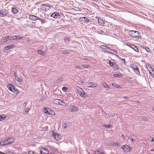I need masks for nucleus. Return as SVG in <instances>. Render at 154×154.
<instances>
[{"label": "nucleus", "mask_w": 154, "mask_h": 154, "mask_svg": "<svg viewBox=\"0 0 154 154\" xmlns=\"http://www.w3.org/2000/svg\"><path fill=\"white\" fill-rule=\"evenodd\" d=\"M14 141L13 138H10L6 140H2L0 142V144L2 146H6L12 143Z\"/></svg>", "instance_id": "obj_1"}, {"label": "nucleus", "mask_w": 154, "mask_h": 154, "mask_svg": "<svg viewBox=\"0 0 154 154\" xmlns=\"http://www.w3.org/2000/svg\"><path fill=\"white\" fill-rule=\"evenodd\" d=\"M129 35L131 36L136 38L139 36V32L137 31H134L133 30L130 31L128 32Z\"/></svg>", "instance_id": "obj_2"}, {"label": "nucleus", "mask_w": 154, "mask_h": 154, "mask_svg": "<svg viewBox=\"0 0 154 154\" xmlns=\"http://www.w3.org/2000/svg\"><path fill=\"white\" fill-rule=\"evenodd\" d=\"M9 13L8 10L2 9L0 10V17H4L8 16Z\"/></svg>", "instance_id": "obj_3"}, {"label": "nucleus", "mask_w": 154, "mask_h": 154, "mask_svg": "<svg viewBox=\"0 0 154 154\" xmlns=\"http://www.w3.org/2000/svg\"><path fill=\"white\" fill-rule=\"evenodd\" d=\"M78 108L75 105L71 104L69 106V110L70 112H77L78 110Z\"/></svg>", "instance_id": "obj_4"}, {"label": "nucleus", "mask_w": 154, "mask_h": 154, "mask_svg": "<svg viewBox=\"0 0 154 154\" xmlns=\"http://www.w3.org/2000/svg\"><path fill=\"white\" fill-rule=\"evenodd\" d=\"M131 67L132 69L134 72L137 75H139L140 72L138 67L136 65L132 64L131 65Z\"/></svg>", "instance_id": "obj_5"}, {"label": "nucleus", "mask_w": 154, "mask_h": 154, "mask_svg": "<svg viewBox=\"0 0 154 154\" xmlns=\"http://www.w3.org/2000/svg\"><path fill=\"white\" fill-rule=\"evenodd\" d=\"M52 102L54 104L60 105H63L65 103L62 100L58 99L53 100Z\"/></svg>", "instance_id": "obj_6"}, {"label": "nucleus", "mask_w": 154, "mask_h": 154, "mask_svg": "<svg viewBox=\"0 0 154 154\" xmlns=\"http://www.w3.org/2000/svg\"><path fill=\"white\" fill-rule=\"evenodd\" d=\"M52 136L54 137L57 141H59L60 139L61 136L60 135L57 134V133H54V131H52Z\"/></svg>", "instance_id": "obj_7"}, {"label": "nucleus", "mask_w": 154, "mask_h": 154, "mask_svg": "<svg viewBox=\"0 0 154 154\" xmlns=\"http://www.w3.org/2000/svg\"><path fill=\"white\" fill-rule=\"evenodd\" d=\"M51 8L50 6L43 4L41 6V9L43 11H46L48 10Z\"/></svg>", "instance_id": "obj_8"}, {"label": "nucleus", "mask_w": 154, "mask_h": 154, "mask_svg": "<svg viewBox=\"0 0 154 154\" xmlns=\"http://www.w3.org/2000/svg\"><path fill=\"white\" fill-rule=\"evenodd\" d=\"M44 112L45 113L48 114L49 115H53L54 112L51 109L45 108L44 110Z\"/></svg>", "instance_id": "obj_9"}, {"label": "nucleus", "mask_w": 154, "mask_h": 154, "mask_svg": "<svg viewBox=\"0 0 154 154\" xmlns=\"http://www.w3.org/2000/svg\"><path fill=\"white\" fill-rule=\"evenodd\" d=\"M122 148L124 150V152H128L130 151V148L127 145H123L122 146Z\"/></svg>", "instance_id": "obj_10"}, {"label": "nucleus", "mask_w": 154, "mask_h": 154, "mask_svg": "<svg viewBox=\"0 0 154 154\" xmlns=\"http://www.w3.org/2000/svg\"><path fill=\"white\" fill-rule=\"evenodd\" d=\"M7 88L9 90L13 92H15L17 90V89H15L13 87L12 85L11 84L8 85Z\"/></svg>", "instance_id": "obj_11"}, {"label": "nucleus", "mask_w": 154, "mask_h": 154, "mask_svg": "<svg viewBox=\"0 0 154 154\" xmlns=\"http://www.w3.org/2000/svg\"><path fill=\"white\" fill-rule=\"evenodd\" d=\"M97 85V83L90 82L87 85V86L88 88H95L96 87Z\"/></svg>", "instance_id": "obj_12"}, {"label": "nucleus", "mask_w": 154, "mask_h": 154, "mask_svg": "<svg viewBox=\"0 0 154 154\" xmlns=\"http://www.w3.org/2000/svg\"><path fill=\"white\" fill-rule=\"evenodd\" d=\"M51 17H52L55 19H57L59 18L60 15L59 13L55 12L52 13L51 15Z\"/></svg>", "instance_id": "obj_13"}, {"label": "nucleus", "mask_w": 154, "mask_h": 154, "mask_svg": "<svg viewBox=\"0 0 154 154\" xmlns=\"http://www.w3.org/2000/svg\"><path fill=\"white\" fill-rule=\"evenodd\" d=\"M129 46L137 52H139V49L137 47L133 45H129Z\"/></svg>", "instance_id": "obj_14"}, {"label": "nucleus", "mask_w": 154, "mask_h": 154, "mask_svg": "<svg viewBox=\"0 0 154 154\" xmlns=\"http://www.w3.org/2000/svg\"><path fill=\"white\" fill-rule=\"evenodd\" d=\"M49 152L46 149L42 148L40 151L41 154H50Z\"/></svg>", "instance_id": "obj_15"}, {"label": "nucleus", "mask_w": 154, "mask_h": 154, "mask_svg": "<svg viewBox=\"0 0 154 154\" xmlns=\"http://www.w3.org/2000/svg\"><path fill=\"white\" fill-rule=\"evenodd\" d=\"M14 48V46L12 44L10 45H9L5 47L4 48V51H7L10 49H12Z\"/></svg>", "instance_id": "obj_16"}, {"label": "nucleus", "mask_w": 154, "mask_h": 154, "mask_svg": "<svg viewBox=\"0 0 154 154\" xmlns=\"http://www.w3.org/2000/svg\"><path fill=\"white\" fill-rule=\"evenodd\" d=\"M29 18L30 19L32 20L35 21L37 20H38V19L39 18L35 15H30L29 16Z\"/></svg>", "instance_id": "obj_17"}, {"label": "nucleus", "mask_w": 154, "mask_h": 154, "mask_svg": "<svg viewBox=\"0 0 154 154\" xmlns=\"http://www.w3.org/2000/svg\"><path fill=\"white\" fill-rule=\"evenodd\" d=\"M41 24L40 23V21L38 20V21H37L36 22H34V26L35 28H38L39 27H40L41 26Z\"/></svg>", "instance_id": "obj_18"}, {"label": "nucleus", "mask_w": 154, "mask_h": 154, "mask_svg": "<svg viewBox=\"0 0 154 154\" xmlns=\"http://www.w3.org/2000/svg\"><path fill=\"white\" fill-rule=\"evenodd\" d=\"M98 21L100 25L103 26L105 23L103 20L100 18L98 19Z\"/></svg>", "instance_id": "obj_19"}, {"label": "nucleus", "mask_w": 154, "mask_h": 154, "mask_svg": "<svg viewBox=\"0 0 154 154\" xmlns=\"http://www.w3.org/2000/svg\"><path fill=\"white\" fill-rule=\"evenodd\" d=\"M146 67L147 70L149 71L150 74H151V72H150V70L153 71V70L151 65L149 64H147L146 65Z\"/></svg>", "instance_id": "obj_20"}, {"label": "nucleus", "mask_w": 154, "mask_h": 154, "mask_svg": "<svg viewBox=\"0 0 154 154\" xmlns=\"http://www.w3.org/2000/svg\"><path fill=\"white\" fill-rule=\"evenodd\" d=\"M81 20L84 22H88L89 20L86 17H82L80 18Z\"/></svg>", "instance_id": "obj_21"}, {"label": "nucleus", "mask_w": 154, "mask_h": 154, "mask_svg": "<svg viewBox=\"0 0 154 154\" xmlns=\"http://www.w3.org/2000/svg\"><path fill=\"white\" fill-rule=\"evenodd\" d=\"M76 89L78 94L80 95L83 92V90L79 87H76Z\"/></svg>", "instance_id": "obj_22"}, {"label": "nucleus", "mask_w": 154, "mask_h": 154, "mask_svg": "<svg viewBox=\"0 0 154 154\" xmlns=\"http://www.w3.org/2000/svg\"><path fill=\"white\" fill-rule=\"evenodd\" d=\"M11 12L14 14H15L18 12V10L15 7H12L11 10Z\"/></svg>", "instance_id": "obj_23"}, {"label": "nucleus", "mask_w": 154, "mask_h": 154, "mask_svg": "<svg viewBox=\"0 0 154 154\" xmlns=\"http://www.w3.org/2000/svg\"><path fill=\"white\" fill-rule=\"evenodd\" d=\"M103 126L107 128H112L113 127V125H107V124H103Z\"/></svg>", "instance_id": "obj_24"}, {"label": "nucleus", "mask_w": 154, "mask_h": 154, "mask_svg": "<svg viewBox=\"0 0 154 154\" xmlns=\"http://www.w3.org/2000/svg\"><path fill=\"white\" fill-rule=\"evenodd\" d=\"M80 96L84 98L86 97L87 95L86 93H85L84 91L83 90V92H82V93L81 94Z\"/></svg>", "instance_id": "obj_25"}, {"label": "nucleus", "mask_w": 154, "mask_h": 154, "mask_svg": "<svg viewBox=\"0 0 154 154\" xmlns=\"http://www.w3.org/2000/svg\"><path fill=\"white\" fill-rule=\"evenodd\" d=\"M14 40L15 39H18V40H22L23 39V37L20 36H14Z\"/></svg>", "instance_id": "obj_26"}, {"label": "nucleus", "mask_w": 154, "mask_h": 154, "mask_svg": "<svg viewBox=\"0 0 154 154\" xmlns=\"http://www.w3.org/2000/svg\"><path fill=\"white\" fill-rule=\"evenodd\" d=\"M15 80H16L17 82L19 84H20L21 82V81L20 78L18 77V76L17 75H15Z\"/></svg>", "instance_id": "obj_27"}, {"label": "nucleus", "mask_w": 154, "mask_h": 154, "mask_svg": "<svg viewBox=\"0 0 154 154\" xmlns=\"http://www.w3.org/2000/svg\"><path fill=\"white\" fill-rule=\"evenodd\" d=\"M101 48L103 49H106L107 50H111L110 49V48L108 47L107 46L102 45L101 46Z\"/></svg>", "instance_id": "obj_28"}, {"label": "nucleus", "mask_w": 154, "mask_h": 154, "mask_svg": "<svg viewBox=\"0 0 154 154\" xmlns=\"http://www.w3.org/2000/svg\"><path fill=\"white\" fill-rule=\"evenodd\" d=\"M112 85L113 86L117 88H119L121 87L120 85H118L117 84H116V83H113L112 84Z\"/></svg>", "instance_id": "obj_29"}, {"label": "nucleus", "mask_w": 154, "mask_h": 154, "mask_svg": "<svg viewBox=\"0 0 154 154\" xmlns=\"http://www.w3.org/2000/svg\"><path fill=\"white\" fill-rule=\"evenodd\" d=\"M45 52L41 50H38V53L39 54H41L42 55H44L45 54Z\"/></svg>", "instance_id": "obj_30"}, {"label": "nucleus", "mask_w": 154, "mask_h": 154, "mask_svg": "<svg viewBox=\"0 0 154 154\" xmlns=\"http://www.w3.org/2000/svg\"><path fill=\"white\" fill-rule=\"evenodd\" d=\"M38 20L40 21V23L41 25L43 23H45L46 22V21L44 20L42 18H39L38 19Z\"/></svg>", "instance_id": "obj_31"}, {"label": "nucleus", "mask_w": 154, "mask_h": 154, "mask_svg": "<svg viewBox=\"0 0 154 154\" xmlns=\"http://www.w3.org/2000/svg\"><path fill=\"white\" fill-rule=\"evenodd\" d=\"M113 76L115 77H117L119 78H120L122 77V75L121 74H114L113 75Z\"/></svg>", "instance_id": "obj_32"}, {"label": "nucleus", "mask_w": 154, "mask_h": 154, "mask_svg": "<svg viewBox=\"0 0 154 154\" xmlns=\"http://www.w3.org/2000/svg\"><path fill=\"white\" fill-rule=\"evenodd\" d=\"M3 38V43H5V42H7L8 41H9V39L8 38V36L5 37Z\"/></svg>", "instance_id": "obj_33"}, {"label": "nucleus", "mask_w": 154, "mask_h": 154, "mask_svg": "<svg viewBox=\"0 0 154 154\" xmlns=\"http://www.w3.org/2000/svg\"><path fill=\"white\" fill-rule=\"evenodd\" d=\"M6 118V116L4 115L0 116V121L4 120Z\"/></svg>", "instance_id": "obj_34"}, {"label": "nucleus", "mask_w": 154, "mask_h": 154, "mask_svg": "<svg viewBox=\"0 0 154 154\" xmlns=\"http://www.w3.org/2000/svg\"><path fill=\"white\" fill-rule=\"evenodd\" d=\"M8 38L9 39V41H12L13 40H14V36H8Z\"/></svg>", "instance_id": "obj_35"}, {"label": "nucleus", "mask_w": 154, "mask_h": 154, "mask_svg": "<svg viewBox=\"0 0 154 154\" xmlns=\"http://www.w3.org/2000/svg\"><path fill=\"white\" fill-rule=\"evenodd\" d=\"M143 48L146 50L147 52H150V50L149 49L147 48L146 47L144 46V47H143Z\"/></svg>", "instance_id": "obj_36"}, {"label": "nucleus", "mask_w": 154, "mask_h": 154, "mask_svg": "<svg viewBox=\"0 0 154 154\" xmlns=\"http://www.w3.org/2000/svg\"><path fill=\"white\" fill-rule=\"evenodd\" d=\"M68 89V88L66 87H63L62 88V90L64 92H66Z\"/></svg>", "instance_id": "obj_37"}, {"label": "nucleus", "mask_w": 154, "mask_h": 154, "mask_svg": "<svg viewBox=\"0 0 154 154\" xmlns=\"http://www.w3.org/2000/svg\"><path fill=\"white\" fill-rule=\"evenodd\" d=\"M114 146H119V144L118 142H116L115 143H113L112 144Z\"/></svg>", "instance_id": "obj_38"}, {"label": "nucleus", "mask_w": 154, "mask_h": 154, "mask_svg": "<svg viewBox=\"0 0 154 154\" xmlns=\"http://www.w3.org/2000/svg\"><path fill=\"white\" fill-rule=\"evenodd\" d=\"M103 86L105 88H107L108 87V85L105 82H104L103 84Z\"/></svg>", "instance_id": "obj_39"}, {"label": "nucleus", "mask_w": 154, "mask_h": 154, "mask_svg": "<svg viewBox=\"0 0 154 154\" xmlns=\"http://www.w3.org/2000/svg\"><path fill=\"white\" fill-rule=\"evenodd\" d=\"M63 79L62 78H60L58 80H56V82L57 83H59L62 81Z\"/></svg>", "instance_id": "obj_40"}, {"label": "nucleus", "mask_w": 154, "mask_h": 154, "mask_svg": "<svg viewBox=\"0 0 154 154\" xmlns=\"http://www.w3.org/2000/svg\"><path fill=\"white\" fill-rule=\"evenodd\" d=\"M93 154H102V153L99 151H96Z\"/></svg>", "instance_id": "obj_41"}, {"label": "nucleus", "mask_w": 154, "mask_h": 154, "mask_svg": "<svg viewBox=\"0 0 154 154\" xmlns=\"http://www.w3.org/2000/svg\"><path fill=\"white\" fill-rule=\"evenodd\" d=\"M109 63L111 66H112L114 65L113 63L111 62L110 61H109Z\"/></svg>", "instance_id": "obj_42"}, {"label": "nucleus", "mask_w": 154, "mask_h": 154, "mask_svg": "<svg viewBox=\"0 0 154 154\" xmlns=\"http://www.w3.org/2000/svg\"><path fill=\"white\" fill-rule=\"evenodd\" d=\"M25 112H28L29 110V109L28 108H25Z\"/></svg>", "instance_id": "obj_43"}, {"label": "nucleus", "mask_w": 154, "mask_h": 154, "mask_svg": "<svg viewBox=\"0 0 154 154\" xmlns=\"http://www.w3.org/2000/svg\"><path fill=\"white\" fill-rule=\"evenodd\" d=\"M129 139L132 142L135 141V140L133 138H131V137H130V138H129Z\"/></svg>", "instance_id": "obj_44"}, {"label": "nucleus", "mask_w": 154, "mask_h": 154, "mask_svg": "<svg viewBox=\"0 0 154 154\" xmlns=\"http://www.w3.org/2000/svg\"><path fill=\"white\" fill-rule=\"evenodd\" d=\"M67 126V125L66 124H64L62 125V128H65Z\"/></svg>", "instance_id": "obj_45"}, {"label": "nucleus", "mask_w": 154, "mask_h": 154, "mask_svg": "<svg viewBox=\"0 0 154 154\" xmlns=\"http://www.w3.org/2000/svg\"><path fill=\"white\" fill-rule=\"evenodd\" d=\"M64 41H65L66 43L67 44H68V42H69V40L67 39H65Z\"/></svg>", "instance_id": "obj_46"}, {"label": "nucleus", "mask_w": 154, "mask_h": 154, "mask_svg": "<svg viewBox=\"0 0 154 154\" xmlns=\"http://www.w3.org/2000/svg\"><path fill=\"white\" fill-rule=\"evenodd\" d=\"M82 66L85 68H87L88 67V66L85 65H82Z\"/></svg>", "instance_id": "obj_47"}, {"label": "nucleus", "mask_w": 154, "mask_h": 154, "mask_svg": "<svg viewBox=\"0 0 154 154\" xmlns=\"http://www.w3.org/2000/svg\"><path fill=\"white\" fill-rule=\"evenodd\" d=\"M75 67L76 69H79L80 70L81 69V68L78 66H75Z\"/></svg>", "instance_id": "obj_48"}, {"label": "nucleus", "mask_w": 154, "mask_h": 154, "mask_svg": "<svg viewBox=\"0 0 154 154\" xmlns=\"http://www.w3.org/2000/svg\"><path fill=\"white\" fill-rule=\"evenodd\" d=\"M88 60V58L85 57H83L82 58V60Z\"/></svg>", "instance_id": "obj_49"}, {"label": "nucleus", "mask_w": 154, "mask_h": 154, "mask_svg": "<svg viewBox=\"0 0 154 154\" xmlns=\"http://www.w3.org/2000/svg\"><path fill=\"white\" fill-rule=\"evenodd\" d=\"M26 103L25 102H24L23 104V106L24 107H25L26 106Z\"/></svg>", "instance_id": "obj_50"}, {"label": "nucleus", "mask_w": 154, "mask_h": 154, "mask_svg": "<svg viewBox=\"0 0 154 154\" xmlns=\"http://www.w3.org/2000/svg\"><path fill=\"white\" fill-rule=\"evenodd\" d=\"M123 97L126 99H128V97L127 96L124 97Z\"/></svg>", "instance_id": "obj_51"}, {"label": "nucleus", "mask_w": 154, "mask_h": 154, "mask_svg": "<svg viewBox=\"0 0 154 154\" xmlns=\"http://www.w3.org/2000/svg\"><path fill=\"white\" fill-rule=\"evenodd\" d=\"M151 75L153 78H154V71L152 74H151Z\"/></svg>", "instance_id": "obj_52"}, {"label": "nucleus", "mask_w": 154, "mask_h": 154, "mask_svg": "<svg viewBox=\"0 0 154 154\" xmlns=\"http://www.w3.org/2000/svg\"><path fill=\"white\" fill-rule=\"evenodd\" d=\"M0 154H5L2 152H0ZM8 154H13V153H9Z\"/></svg>", "instance_id": "obj_53"}, {"label": "nucleus", "mask_w": 154, "mask_h": 154, "mask_svg": "<svg viewBox=\"0 0 154 154\" xmlns=\"http://www.w3.org/2000/svg\"><path fill=\"white\" fill-rule=\"evenodd\" d=\"M150 152H152V151H153L154 152V148L153 149H151L150 150Z\"/></svg>", "instance_id": "obj_54"}, {"label": "nucleus", "mask_w": 154, "mask_h": 154, "mask_svg": "<svg viewBox=\"0 0 154 154\" xmlns=\"http://www.w3.org/2000/svg\"><path fill=\"white\" fill-rule=\"evenodd\" d=\"M122 60L124 62V63L125 62V59H122Z\"/></svg>", "instance_id": "obj_55"}, {"label": "nucleus", "mask_w": 154, "mask_h": 154, "mask_svg": "<svg viewBox=\"0 0 154 154\" xmlns=\"http://www.w3.org/2000/svg\"><path fill=\"white\" fill-rule=\"evenodd\" d=\"M151 142H154V137H153L152 139V140L151 141Z\"/></svg>", "instance_id": "obj_56"}, {"label": "nucleus", "mask_w": 154, "mask_h": 154, "mask_svg": "<svg viewBox=\"0 0 154 154\" xmlns=\"http://www.w3.org/2000/svg\"><path fill=\"white\" fill-rule=\"evenodd\" d=\"M152 109L153 111H154V107L152 108Z\"/></svg>", "instance_id": "obj_57"}, {"label": "nucleus", "mask_w": 154, "mask_h": 154, "mask_svg": "<svg viewBox=\"0 0 154 154\" xmlns=\"http://www.w3.org/2000/svg\"><path fill=\"white\" fill-rule=\"evenodd\" d=\"M114 51V52H116L117 51H116V50H114V51Z\"/></svg>", "instance_id": "obj_58"}, {"label": "nucleus", "mask_w": 154, "mask_h": 154, "mask_svg": "<svg viewBox=\"0 0 154 154\" xmlns=\"http://www.w3.org/2000/svg\"><path fill=\"white\" fill-rule=\"evenodd\" d=\"M51 154H55L54 152H51Z\"/></svg>", "instance_id": "obj_59"}, {"label": "nucleus", "mask_w": 154, "mask_h": 154, "mask_svg": "<svg viewBox=\"0 0 154 154\" xmlns=\"http://www.w3.org/2000/svg\"><path fill=\"white\" fill-rule=\"evenodd\" d=\"M107 52H109V53H110V51H107Z\"/></svg>", "instance_id": "obj_60"}]
</instances>
